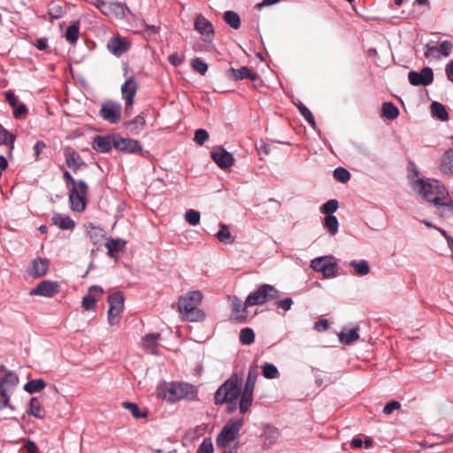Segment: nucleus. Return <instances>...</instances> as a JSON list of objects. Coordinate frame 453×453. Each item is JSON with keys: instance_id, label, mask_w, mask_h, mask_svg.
Returning <instances> with one entry per match:
<instances>
[{"instance_id": "0e129e2a", "label": "nucleus", "mask_w": 453, "mask_h": 453, "mask_svg": "<svg viewBox=\"0 0 453 453\" xmlns=\"http://www.w3.org/2000/svg\"><path fill=\"white\" fill-rule=\"evenodd\" d=\"M184 58L177 53H173L168 57V61L173 65L178 66L183 63Z\"/></svg>"}, {"instance_id": "e433bc0d", "label": "nucleus", "mask_w": 453, "mask_h": 453, "mask_svg": "<svg viewBox=\"0 0 453 453\" xmlns=\"http://www.w3.org/2000/svg\"><path fill=\"white\" fill-rule=\"evenodd\" d=\"M382 114L388 119H395L399 115V111L392 103H384L382 105Z\"/></svg>"}, {"instance_id": "2f4dec72", "label": "nucleus", "mask_w": 453, "mask_h": 453, "mask_svg": "<svg viewBox=\"0 0 453 453\" xmlns=\"http://www.w3.org/2000/svg\"><path fill=\"white\" fill-rule=\"evenodd\" d=\"M51 220L55 225L58 226L62 229H71L74 226L73 220L69 217H64L60 214L54 215Z\"/></svg>"}, {"instance_id": "052dcab7", "label": "nucleus", "mask_w": 453, "mask_h": 453, "mask_svg": "<svg viewBox=\"0 0 453 453\" xmlns=\"http://www.w3.org/2000/svg\"><path fill=\"white\" fill-rule=\"evenodd\" d=\"M279 436V432L274 428H268L265 432V442L273 443Z\"/></svg>"}, {"instance_id": "f3484780", "label": "nucleus", "mask_w": 453, "mask_h": 453, "mask_svg": "<svg viewBox=\"0 0 453 453\" xmlns=\"http://www.w3.org/2000/svg\"><path fill=\"white\" fill-rule=\"evenodd\" d=\"M113 147L120 151L128 153H136L142 151V147L138 141L130 138L113 137Z\"/></svg>"}, {"instance_id": "a878e982", "label": "nucleus", "mask_w": 453, "mask_h": 453, "mask_svg": "<svg viewBox=\"0 0 453 453\" xmlns=\"http://www.w3.org/2000/svg\"><path fill=\"white\" fill-rule=\"evenodd\" d=\"M440 170L447 175H453V150H447L441 157Z\"/></svg>"}, {"instance_id": "4c0bfd02", "label": "nucleus", "mask_w": 453, "mask_h": 453, "mask_svg": "<svg viewBox=\"0 0 453 453\" xmlns=\"http://www.w3.org/2000/svg\"><path fill=\"white\" fill-rule=\"evenodd\" d=\"M324 226L327 228L328 232L334 235L338 232L339 223L335 216L327 215L324 219Z\"/></svg>"}, {"instance_id": "0eeeda50", "label": "nucleus", "mask_w": 453, "mask_h": 453, "mask_svg": "<svg viewBox=\"0 0 453 453\" xmlns=\"http://www.w3.org/2000/svg\"><path fill=\"white\" fill-rule=\"evenodd\" d=\"M279 296V291L272 285L263 284L246 298L247 305H261Z\"/></svg>"}, {"instance_id": "e2e57ef3", "label": "nucleus", "mask_w": 453, "mask_h": 453, "mask_svg": "<svg viewBox=\"0 0 453 453\" xmlns=\"http://www.w3.org/2000/svg\"><path fill=\"white\" fill-rule=\"evenodd\" d=\"M277 306L284 311L290 310L293 301L291 298H285L276 303Z\"/></svg>"}, {"instance_id": "4d7b16f0", "label": "nucleus", "mask_w": 453, "mask_h": 453, "mask_svg": "<svg viewBox=\"0 0 453 453\" xmlns=\"http://www.w3.org/2000/svg\"><path fill=\"white\" fill-rule=\"evenodd\" d=\"M426 58H440V52L439 48L435 46H430L427 44L426 46V51L424 53Z\"/></svg>"}, {"instance_id": "bf43d9fd", "label": "nucleus", "mask_w": 453, "mask_h": 453, "mask_svg": "<svg viewBox=\"0 0 453 453\" xmlns=\"http://www.w3.org/2000/svg\"><path fill=\"white\" fill-rule=\"evenodd\" d=\"M401 404L397 401H391L388 403L383 409V412L387 415L391 414L395 410L400 409Z\"/></svg>"}, {"instance_id": "f257e3e1", "label": "nucleus", "mask_w": 453, "mask_h": 453, "mask_svg": "<svg viewBox=\"0 0 453 453\" xmlns=\"http://www.w3.org/2000/svg\"><path fill=\"white\" fill-rule=\"evenodd\" d=\"M411 188L414 192L438 206H448L453 211V201L449 199L446 188L438 180L418 178L411 180Z\"/></svg>"}, {"instance_id": "ea45409f", "label": "nucleus", "mask_w": 453, "mask_h": 453, "mask_svg": "<svg viewBox=\"0 0 453 453\" xmlns=\"http://www.w3.org/2000/svg\"><path fill=\"white\" fill-rule=\"evenodd\" d=\"M64 13V8L60 4L53 2L49 5L48 14L51 19H59Z\"/></svg>"}, {"instance_id": "a18cd8bd", "label": "nucleus", "mask_w": 453, "mask_h": 453, "mask_svg": "<svg viewBox=\"0 0 453 453\" xmlns=\"http://www.w3.org/2000/svg\"><path fill=\"white\" fill-rule=\"evenodd\" d=\"M185 220L190 226H197L200 222V213L193 209L188 210L185 212Z\"/></svg>"}, {"instance_id": "c9c22d12", "label": "nucleus", "mask_w": 453, "mask_h": 453, "mask_svg": "<svg viewBox=\"0 0 453 453\" xmlns=\"http://www.w3.org/2000/svg\"><path fill=\"white\" fill-rule=\"evenodd\" d=\"M224 20L234 29H237L240 27L241 25V19L239 15L233 12V11H227L224 14Z\"/></svg>"}, {"instance_id": "de8ad7c7", "label": "nucleus", "mask_w": 453, "mask_h": 453, "mask_svg": "<svg viewBox=\"0 0 453 453\" xmlns=\"http://www.w3.org/2000/svg\"><path fill=\"white\" fill-rule=\"evenodd\" d=\"M338 201L335 199L328 200L326 203H324L320 209L321 212L324 214L330 215L338 209Z\"/></svg>"}, {"instance_id": "c85d7f7f", "label": "nucleus", "mask_w": 453, "mask_h": 453, "mask_svg": "<svg viewBox=\"0 0 453 453\" xmlns=\"http://www.w3.org/2000/svg\"><path fill=\"white\" fill-rule=\"evenodd\" d=\"M112 146V139L109 137L97 136L94 140V149L100 152H108Z\"/></svg>"}, {"instance_id": "864d4df0", "label": "nucleus", "mask_w": 453, "mask_h": 453, "mask_svg": "<svg viewBox=\"0 0 453 453\" xmlns=\"http://www.w3.org/2000/svg\"><path fill=\"white\" fill-rule=\"evenodd\" d=\"M192 67L200 74H205L208 70L207 64L198 58L192 61Z\"/></svg>"}, {"instance_id": "5701e85b", "label": "nucleus", "mask_w": 453, "mask_h": 453, "mask_svg": "<svg viewBox=\"0 0 453 453\" xmlns=\"http://www.w3.org/2000/svg\"><path fill=\"white\" fill-rule=\"evenodd\" d=\"M19 383L17 374L12 372H6L4 376L0 379V389L12 393Z\"/></svg>"}, {"instance_id": "c03bdc74", "label": "nucleus", "mask_w": 453, "mask_h": 453, "mask_svg": "<svg viewBox=\"0 0 453 453\" xmlns=\"http://www.w3.org/2000/svg\"><path fill=\"white\" fill-rule=\"evenodd\" d=\"M15 137L0 125V144H11L10 150L13 149Z\"/></svg>"}, {"instance_id": "338daca9", "label": "nucleus", "mask_w": 453, "mask_h": 453, "mask_svg": "<svg viewBox=\"0 0 453 453\" xmlns=\"http://www.w3.org/2000/svg\"><path fill=\"white\" fill-rule=\"evenodd\" d=\"M24 449L27 453H38V448L33 441L27 440L24 444Z\"/></svg>"}, {"instance_id": "7ed1b4c3", "label": "nucleus", "mask_w": 453, "mask_h": 453, "mask_svg": "<svg viewBox=\"0 0 453 453\" xmlns=\"http://www.w3.org/2000/svg\"><path fill=\"white\" fill-rule=\"evenodd\" d=\"M157 393L159 397L170 403L183 399L195 400L197 397L196 388L186 382L160 383L157 388Z\"/></svg>"}, {"instance_id": "473e14b6", "label": "nucleus", "mask_w": 453, "mask_h": 453, "mask_svg": "<svg viewBox=\"0 0 453 453\" xmlns=\"http://www.w3.org/2000/svg\"><path fill=\"white\" fill-rule=\"evenodd\" d=\"M46 386V383L42 379L32 380L27 382L24 386V389L30 393H35L42 390Z\"/></svg>"}, {"instance_id": "69168bd1", "label": "nucleus", "mask_w": 453, "mask_h": 453, "mask_svg": "<svg viewBox=\"0 0 453 453\" xmlns=\"http://www.w3.org/2000/svg\"><path fill=\"white\" fill-rule=\"evenodd\" d=\"M5 98L12 108L16 107L19 104L18 97L11 91L5 93Z\"/></svg>"}, {"instance_id": "393cba45", "label": "nucleus", "mask_w": 453, "mask_h": 453, "mask_svg": "<svg viewBox=\"0 0 453 453\" xmlns=\"http://www.w3.org/2000/svg\"><path fill=\"white\" fill-rule=\"evenodd\" d=\"M159 334H148L142 339V347L149 353L156 354Z\"/></svg>"}, {"instance_id": "dca6fc26", "label": "nucleus", "mask_w": 453, "mask_h": 453, "mask_svg": "<svg viewBox=\"0 0 453 453\" xmlns=\"http://www.w3.org/2000/svg\"><path fill=\"white\" fill-rule=\"evenodd\" d=\"M130 46V41L120 35L111 37L107 42L108 50L116 57H119L127 52Z\"/></svg>"}, {"instance_id": "2eb2a0df", "label": "nucleus", "mask_w": 453, "mask_h": 453, "mask_svg": "<svg viewBox=\"0 0 453 453\" xmlns=\"http://www.w3.org/2000/svg\"><path fill=\"white\" fill-rule=\"evenodd\" d=\"M97 7L106 16L116 19L125 16V6L118 2L98 1Z\"/></svg>"}, {"instance_id": "20e7f679", "label": "nucleus", "mask_w": 453, "mask_h": 453, "mask_svg": "<svg viewBox=\"0 0 453 453\" xmlns=\"http://www.w3.org/2000/svg\"><path fill=\"white\" fill-rule=\"evenodd\" d=\"M243 426V418H231L221 429L216 438V445L219 449H223L224 453H236L237 447L232 444L234 442L236 436Z\"/></svg>"}, {"instance_id": "58836bf2", "label": "nucleus", "mask_w": 453, "mask_h": 453, "mask_svg": "<svg viewBox=\"0 0 453 453\" xmlns=\"http://www.w3.org/2000/svg\"><path fill=\"white\" fill-rule=\"evenodd\" d=\"M122 406L126 410H128L131 412L132 416L135 418H145L147 416V413L145 411H142L136 403L124 402L122 403Z\"/></svg>"}, {"instance_id": "f03ea898", "label": "nucleus", "mask_w": 453, "mask_h": 453, "mask_svg": "<svg viewBox=\"0 0 453 453\" xmlns=\"http://www.w3.org/2000/svg\"><path fill=\"white\" fill-rule=\"evenodd\" d=\"M203 299V294L200 290H192L181 295L177 303L181 319L190 322L203 320L205 313L199 308Z\"/></svg>"}, {"instance_id": "6e6d98bb", "label": "nucleus", "mask_w": 453, "mask_h": 453, "mask_svg": "<svg viewBox=\"0 0 453 453\" xmlns=\"http://www.w3.org/2000/svg\"><path fill=\"white\" fill-rule=\"evenodd\" d=\"M438 48H439L440 57L441 56L448 57L451 52L452 43L449 41H443Z\"/></svg>"}, {"instance_id": "79ce46f5", "label": "nucleus", "mask_w": 453, "mask_h": 453, "mask_svg": "<svg viewBox=\"0 0 453 453\" xmlns=\"http://www.w3.org/2000/svg\"><path fill=\"white\" fill-rule=\"evenodd\" d=\"M240 341L244 345H250L254 342L255 334L250 328H244L240 332Z\"/></svg>"}, {"instance_id": "3c124183", "label": "nucleus", "mask_w": 453, "mask_h": 453, "mask_svg": "<svg viewBox=\"0 0 453 453\" xmlns=\"http://www.w3.org/2000/svg\"><path fill=\"white\" fill-rule=\"evenodd\" d=\"M10 395L11 393L0 389V410L4 408H9L12 411L15 410L14 407L10 404Z\"/></svg>"}, {"instance_id": "6e6552de", "label": "nucleus", "mask_w": 453, "mask_h": 453, "mask_svg": "<svg viewBox=\"0 0 453 453\" xmlns=\"http://www.w3.org/2000/svg\"><path fill=\"white\" fill-rule=\"evenodd\" d=\"M88 190V185L81 180L69 188V201L73 211L80 212L85 210Z\"/></svg>"}, {"instance_id": "b1692460", "label": "nucleus", "mask_w": 453, "mask_h": 453, "mask_svg": "<svg viewBox=\"0 0 453 453\" xmlns=\"http://www.w3.org/2000/svg\"><path fill=\"white\" fill-rule=\"evenodd\" d=\"M27 412L39 419H44L46 417V411L38 397L30 399Z\"/></svg>"}, {"instance_id": "aec40b11", "label": "nucleus", "mask_w": 453, "mask_h": 453, "mask_svg": "<svg viewBox=\"0 0 453 453\" xmlns=\"http://www.w3.org/2000/svg\"><path fill=\"white\" fill-rule=\"evenodd\" d=\"M230 301L232 306L233 319L238 322L244 321L248 317V312L246 310L248 305L246 304V302L242 303V301L236 296L231 297Z\"/></svg>"}, {"instance_id": "774afa93", "label": "nucleus", "mask_w": 453, "mask_h": 453, "mask_svg": "<svg viewBox=\"0 0 453 453\" xmlns=\"http://www.w3.org/2000/svg\"><path fill=\"white\" fill-rule=\"evenodd\" d=\"M445 73L448 80L453 83V60L447 64L445 67Z\"/></svg>"}, {"instance_id": "ddd939ff", "label": "nucleus", "mask_w": 453, "mask_h": 453, "mask_svg": "<svg viewBox=\"0 0 453 453\" xmlns=\"http://www.w3.org/2000/svg\"><path fill=\"white\" fill-rule=\"evenodd\" d=\"M60 292V285L56 281L42 280L35 288L31 289V296L52 297Z\"/></svg>"}, {"instance_id": "4be33fe9", "label": "nucleus", "mask_w": 453, "mask_h": 453, "mask_svg": "<svg viewBox=\"0 0 453 453\" xmlns=\"http://www.w3.org/2000/svg\"><path fill=\"white\" fill-rule=\"evenodd\" d=\"M65 157L66 165L74 172L85 165L81 156L70 147L65 150Z\"/></svg>"}, {"instance_id": "13d9d810", "label": "nucleus", "mask_w": 453, "mask_h": 453, "mask_svg": "<svg viewBox=\"0 0 453 453\" xmlns=\"http://www.w3.org/2000/svg\"><path fill=\"white\" fill-rule=\"evenodd\" d=\"M197 453H213V445L211 440H204L199 449Z\"/></svg>"}, {"instance_id": "bb28decb", "label": "nucleus", "mask_w": 453, "mask_h": 453, "mask_svg": "<svg viewBox=\"0 0 453 453\" xmlns=\"http://www.w3.org/2000/svg\"><path fill=\"white\" fill-rule=\"evenodd\" d=\"M359 326H357L351 329H345L339 334V340L342 343L349 345L359 337L358 335Z\"/></svg>"}, {"instance_id": "9b49d317", "label": "nucleus", "mask_w": 453, "mask_h": 453, "mask_svg": "<svg viewBox=\"0 0 453 453\" xmlns=\"http://www.w3.org/2000/svg\"><path fill=\"white\" fill-rule=\"evenodd\" d=\"M137 89L138 82L133 76L127 78L121 86V95L122 98L125 100L127 112L134 104V98L136 95Z\"/></svg>"}, {"instance_id": "49530a36", "label": "nucleus", "mask_w": 453, "mask_h": 453, "mask_svg": "<svg viewBox=\"0 0 453 453\" xmlns=\"http://www.w3.org/2000/svg\"><path fill=\"white\" fill-rule=\"evenodd\" d=\"M334 177L337 180L345 183L350 179V173L345 168L338 167L334 171Z\"/></svg>"}, {"instance_id": "680f3d73", "label": "nucleus", "mask_w": 453, "mask_h": 453, "mask_svg": "<svg viewBox=\"0 0 453 453\" xmlns=\"http://www.w3.org/2000/svg\"><path fill=\"white\" fill-rule=\"evenodd\" d=\"M27 107L24 104H19L13 108V116L16 119L21 118L27 113Z\"/></svg>"}, {"instance_id": "37998d69", "label": "nucleus", "mask_w": 453, "mask_h": 453, "mask_svg": "<svg viewBox=\"0 0 453 453\" xmlns=\"http://www.w3.org/2000/svg\"><path fill=\"white\" fill-rule=\"evenodd\" d=\"M88 234L94 244L97 243L102 237H104V230L100 227L89 226L88 228Z\"/></svg>"}, {"instance_id": "f704fd0d", "label": "nucleus", "mask_w": 453, "mask_h": 453, "mask_svg": "<svg viewBox=\"0 0 453 453\" xmlns=\"http://www.w3.org/2000/svg\"><path fill=\"white\" fill-rule=\"evenodd\" d=\"M80 34L79 24L76 22L72 23L66 29L65 37L67 42L70 43H74L78 38Z\"/></svg>"}, {"instance_id": "4468645a", "label": "nucleus", "mask_w": 453, "mask_h": 453, "mask_svg": "<svg viewBox=\"0 0 453 453\" xmlns=\"http://www.w3.org/2000/svg\"><path fill=\"white\" fill-rule=\"evenodd\" d=\"M408 79L413 86H427L434 81V72L430 67H425L419 73L411 71Z\"/></svg>"}, {"instance_id": "cd10ccee", "label": "nucleus", "mask_w": 453, "mask_h": 453, "mask_svg": "<svg viewBox=\"0 0 453 453\" xmlns=\"http://www.w3.org/2000/svg\"><path fill=\"white\" fill-rule=\"evenodd\" d=\"M49 270V260L38 257L33 261V273L35 277L44 276Z\"/></svg>"}, {"instance_id": "7c9ffc66", "label": "nucleus", "mask_w": 453, "mask_h": 453, "mask_svg": "<svg viewBox=\"0 0 453 453\" xmlns=\"http://www.w3.org/2000/svg\"><path fill=\"white\" fill-rule=\"evenodd\" d=\"M126 245V242L122 239H116L108 242L105 247L108 250V256L114 257V254L122 250Z\"/></svg>"}, {"instance_id": "a19ab883", "label": "nucleus", "mask_w": 453, "mask_h": 453, "mask_svg": "<svg viewBox=\"0 0 453 453\" xmlns=\"http://www.w3.org/2000/svg\"><path fill=\"white\" fill-rule=\"evenodd\" d=\"M217 238L224 243H232L233 238L228 227L226 225H220V230L217 234Z\"/></svg>"}, {"instance_id": "412c9836", "label": "nucleus", "mask_w": 453, "mask_h": 453, "mask_svg": "<svg viewBox=\"0 0 453 453\" xmlns=\"http://www.w3.org/2000/svg\"><path fill=\"white\" fill-rule=\"evenodd\" d=\"M227 77L232 81H239L243 79H250L256 81L257 79V73L252 72L249 67L242 66L239 69L230 68L227 71Z\"/></svg>"}, {"instance_id": "09e8293b", "label": "nucleus", "mask_w": 453, "mask_h": 453, "mask_svg": "<svg viewBox=\"0 0 453 453\" xmlns=\"http://www.w3.org/2000/svg\"><path fill=\"white\" fill-rule=\"evenodd\" d=\"M297 107H298V110L299 111L301 112V114L303 116V118L311 125V126H315V119H314V117L312 115V113L311 112V111L304 105L302 103H298V104H296Z\"/></svg>"}, {"instance_id": "423d86ee", "label": "nucleus", "mask_w": 453, "mask_h": 453, "mask_svg": "<svg viewBox=\"0 0 453 453\" xmlns=\"http://www.w3.org/2000/svg\"><path fill=\"white\" fill-rule=\"evenodd\" d=\"M257 375L258 373L256 367L251 368L249 371L244 388L242 391H241L242 395L239 403V409L242 414L247 412L253 403V392Z\"/></svg>"}, {"instance_id": "8fccbe9b", "label": "nucleus", "mask_w": 453, "mask_h": 453, "mask_svg": "<svg viewBox=\"0 0 453 453\" xmlns=\"http://www.w3.org/2000/svg\"><path fill=\"white\" fill-rule=\"evenodd\" d=\"M263 375L267 379H275L279 375V372L275 365L265 364L263 367Z\"/></svg>"}, {"instance_id": "72a5a7b5", "label": "nucleus", "mask_w": 453, "mask_h": 453, "mask_svg": "<svg viewBox=\"0 0 453 453\" xmlns=\"http://www.w3.org/2000/svg\"><path fill=\"white\" fill-rule=\"evenodd\" d=\"M349 265L354 268L356 274L359 276H365L370 272L369 265L365 260H353L349 263Z\"/></svg>"}, {"instance_id": "f8f14e48", "label": "nucleus", "mask_w": 453, "mask_h": 453, "mask_svg": "<svg viewBox=\"0 0 453 453\" xmlns=\"http://www.w3.org/2000/svg\"><path fill=\"white\" fill-rule=\"evenodd\" d=\"M100 115L110 123H118L121 119V106L115 102H106L101 106Z\"/></svg>"}, {"instance_id": "9d476101", "label": "nucleus", "mask_w": 453, "mask_h": 453, "mask_svg": "<svg viewBox=\"0 0 453 453\" xmlns=\"http://www.w3.org/2000/svg\"><path fill=\"white\" fill-rule=\"evenodd\" d=\"M109 311L108 322L111 326L119 323L124 308V296L120 292L114 293L108 297Z\"/></svg>"}, {"instance_id": "1a4fd4ad", "label": "nucleus", "mask_w": 453, "mask_h": 453, "mask_svg": "<svg viewBox=\"0 0 453 453\" xmlns=\"http://www.w3.org/2000/svg\"><path fill=\"white\" fill-rule=\"evenodd\" d=\"M311 267L321 273L325 278L335 277L338 273V265L333 256H323L312 259Z\"/></svg>"}, {"instance_id": "603ef678", "label": "nucleus", "mask_w": 453, "mask_h": 453, "mask_svg": "<svg viewBox=\"0 0 453 453\" xmlns=\"http://www.w3.org/2000/svg\"><path fill=\"white\" fill-rule=\"evenodd\" d=\"M96 303V296H92L91 294L86 295L82 299V307L86 311L94 310Z\"/></svg>"}, {"instance_id": "6ab92c4d", "label": "nucleus", "mask_w": 453, "mask_h": 453, "mask_svg": "<svg viewBox=\"0 0 453 453\" xmlns=\"http://www.w3.org/2000/svg\"><path fill=\"white\" fill-rule=\"evenodd\" d=\"M211 158L221 169L231 167L234 162L233 156L222 147L215 148L211 151Z\"/></svg>"}, {"instance_id": "c756f323", "label": "nucleus", "mask_w": 453, "mask_h": 453, "mask_svg": "<svg viewBox=\"0 0 453 453\" xmlns=\"http://www.w3.org/2000/svg\"><path fill=\"white\" fill-rule=\"evenodd\" d=\"M432 115L441 121H446L449 119V113L446 108L438 102H434L431 104Z\"/></svg>"}, {"instance_id": "5fc2aeb1", "label": "nucleus", "mask_w": 453, "mask_h": 453, "mask_svg": "<svg viewBox=\"0 0 453 453\" xmlns=\"http://www.w3.org/2000/svg\"><path fill=\"white\" fill-rule=\"evenodd\" d=\"M208 138H209L208 132L204 129L200 128L196 131L194 141L197 144L203 145L207 141Z\"/></svg>"}, {"instance_id": "a211bd4d", "label": "nucleus", "mask_w": 453, "mask_h": 453, "mask_svg": "<svg viewBox=\"0 0 453 453\" xmlns=\"http://www.w3.org/2000/svg\"><path fill=\"white\" fill-rule=\"evenodd\" d=\"M194 26L204 42H210L212 41L214 35L213 27L203 15L197 16Z\"/></svg>"}, {"instance_id": "39448f33", "label": "nucleus", "mask_w": 453, "mask_h": 453, "mask_svg": "<svg viewBox=\"0 0 453 453\" xmlns=\"http://www.w3.org/2000/svg\"><path fill=\"white\" fill-rule=\"evenodd\" d=\"M241 381L236 374L232 375L216 391L215 403H234L241 397Z\"/></svg>"}]
</instances>
